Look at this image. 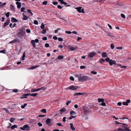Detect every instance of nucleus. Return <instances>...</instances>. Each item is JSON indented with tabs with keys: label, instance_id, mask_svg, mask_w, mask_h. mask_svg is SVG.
<instances>
[{
	"label": "nucleus",
	"instance_id": "1",
	"mask_svg": "<svg viewBox=\"0 0 131 131\" xmlns=\"http://www.w3.org/2000/svg\"><path fill=\"white\" fill-rule=\"evenodd\" d=\"M75 76L78 78V80L79 81L83 82L86 81L89 79L88 76H82L81 74L76 75Z\"/></svg>",
	"mask_w": 131,
	"mask_h": 131
},
{
	"label": "nucleus",
	"instance_id": "2",
	"mask_svg": "<svg viewBox=\"0 0 131 131\" xmlns=\"http://www.w3.org/2000/svg\"><path fill=\"white\" fill-rule=\"evenodd\" d=\"M20 129L23 130H26L27 131H29L30 130V126L27 124L24 125L23 127H20Z\"/></svg>",
	"mask_w": 131,
	"mask_h": 131
},
{
	"label": "nucleus",
	"instance_id": "3",
	"mask_svg": "<svg viewBox=\"0 0 131 131\" xmlns=\"http://www.w3.org/2000/svg\"><path fill=\"white\" fill-rule=\"evenodd\" d=\"M20 31L17 34V36L19 38H21L23 36V34L24 32L23 29H20Z\"/></svg>",
	"mask_w": 131,
	"mask_h": 131
},
{
	"label": "nucleus",
	"instance_id": "4",
	"mask_svg": "<svg viewBox=\"0 0 131 131\" xmlns=\"http://www.w3.org/2000/svg\"><path fill=\"white\" fill-rule=\"evenodd\" d=\"M78 86L72 85L69 87L68 88L69 90H76L78 89Z\"/></svg>",
	"mask_w": 131,
	"mask_h": 131
},
{
	"label": "nucleus",
	"instance_id": "5",
	"mask_svg": "<svg viewBox=\"0 0 131 131\" xmlns=\"http://www.w3.org/2000/svg\"><path fill=\"white\" fill-rule=\"evenodd\" d=\"M75 8L78 11L79 13H84V9L83 8L82 9L81 7H75Z\"/></svg>",
	"mask_w": 131,
	"mask_h": 131
},
{
	"label": "nucleus",
	"instance_id": "6",
	"mask_svg": "<svg viewBox=\"0 0 131 131\" xmlns=\"http://www.w3.org/2000/svg\"><path fill=\"white\" fill-rule=\"evenodd\" d=\"M123 125L122 127L125 129H124V131H131V130L128 128L127 125L125 124H123Z\"/></svg>",
	"mask_w": 131,
	"mask_h": 131
},
{
	"label": "nucleus",
	"instance_id": "7",
	"mask_svg": "<svg viewBox=\"0 0 131 131\" xmlns=\"http://www.w3.org/2000/svg\"><path fill=\"white\" fill-rule=\"evenodd\" d=\"M19 43L20 42V40L18 39H15L14 40L12 41L9 42L10 43H16V42Z\"/></svg>",
	"mask_w": 131,
	"mask_h": 131
},
{
	"label": "nucleus",
	"instance_id": "8",
	"mask_svg": "<svg viewBox=\"0 0 131 131\" xmlns=\"http://www.w3.org/2000/svg\"><path fill=\"white\" fill-rule=\"evenodd\" d=\"M68 48L69 49H70L71 51H74L76 50L78 48L77 47H73L71 46H68Z\"/></svg>",
	"mask_w": 131,
	"mask_h": 131
},
{
	"label": "nucleus",
	"instance_id": "9",
	"mask_svg": "<svg viewBox=\"0 0 131 131\" xmlns=\"http://www.w3.org/2000/svg\"><path fill=\"white\" fill-rule=\"evenodd\" d=\"M96 53L94 52H91L88 55V57L90 58H92L94 56Z\"/></svg>",
	"mask_w": 131,
	"mask_h": 131
},
{
	"label": "nucleus",
	"instance_id": "10",
	"mask_svg": "<svg viewBox=\"0 0 131 131\" xmlns=\"http://www.w3.org/2000/svg\"><path fill=\"white\" fill-rule=\"evenodd\" d=\"M51 120L49 118H48L47 119L46 121V123L49 126H51L52 125V124L49 123H50Z\"/></svg>",
	"mask_w": 131,
	"mask_h": 131
},
{
	"label": "nucleus",
	"instance_id": "11",
	"mask_svg": "<svg viewBox=\"0 0 131 131\" xmlns=\"http://www.w3.org/2000/svg\"><path fill=\"white\" fill-rule=\"evenodd\" d=\"M116 61L115 60H112V59H110V61L109 62V64L111 66H112L113 64H115L116 65Z\"/></svg>",
	"mask_w": 131,
	"mask_h": 131
},
{
	"label": "nucleus",
	"instance_id": "12",
	"mask_svg": "<svg viewBox=\"0 0 131 131\" xmlns=\"http://www.w3.org/2000/svg\"><path fill=\"white\" fill-rule=\"evenodd\" d=\"M130 100L129 99H128L126 101V102H123V104L124 105L126 106H128V103H130Z\"/></svg>",
	"mask_w": 131,
	"mask_h": 131
},
{
	"label": "nucleus",
	"instance_id": "13",
	"mask_svg": "<svg viewBox=\"0 0 131 131\" xmlns=\"http://www.w3.org/2000/svg\"><path fill=\"white\" fill-rule=\"evenodd\" d=\"M30 93H26L24 94L22 96L20 97V98L21 99L27 98V96L30 95Z\"/></svg>",
	"mask_w": 131,
	"mask_h": 131
},
{
	"label": "nucleus",
	"instance_id": "14",
	"mask_svg": "<svg viewBox=\"0 0 131 131\" xmlns=\"http://www.w3.org/2000/svg\"><path fill=\"white\" fill-rule=\"evenodd\" d=\"M31 43L33 47L34 48H35L36 49H38V48L36 47V44L35 42V41L34 40H32L31 41Z\"/></svg>",
	"mask_w": 131,
	"mask_h": 131
},
{
	"label": "nucleus",
	"instance_id": "15",
	"mask_svg": "<svg viewBox=\"0 0 131 131\" xmlns=\"http://www.w3.org/2000/svg\"><path fill=\"white\" fill-rule=\"evenodd\" d=\"M23 17L22 18V19L23 20H26L28 19V16H27L26 15H25L24 13H23Z\"/></svg>",
	"mask_w": 131,
	"mask_h": 131
},
{
	"label": "nucleus",
	"instance_id": "16",
	"mask_svg": "<svg viewBox=\"0 0 131 131\" xmlns=\"http://www.w3.org/2000/svg\"><path fill=\"white\" fill-rule=\"evenodd\" d=\"M83 113L84 114H86L87 113H89L90 112V110L89 109H86L85 108L83 109Z\"/></svg>",
	"mask_w": 131,
	"mask_h": 131
},
{
	"label": "nucleus",
	"instance_id": "17",
	"mask_svg": "<svg viewBox=\"0 0 131 131\" xmlns=\"http://www.w3.org/2000/svg\"><path fill=\"white\" fill-rule=\"evenodd\" d=\"M11 20L12 22H16L18 21L17 19L13 17L11 18Z\"/></svg>",
	"mask_w": 131,
	"mask_h": 131
},
{
	"label": "nucleus",
	"instance_id": "18",
	"mask_svg": "<svg viewBox=\"0 0 131 131\" xmlns=\"http://www.w3.org/2000/svg\"><path fill=\"white\" fill-rule=\"evenodd\" d=\"M39 65L38 66H33L32 67L29 68V69H34L36 68L39 67Z\"/></svg>",
	"mask_w": 131,
	"mask_h": 131
},
{
	"label": "nucleus",
	"instance_id": "19",
	"mask_svg": "<svg viewBox=\"0 0 131 131\" xmlns=\"http://www.w3.org/2000/svg\"><path fill=\"white\" fill-rule=\"evenodd\" d=\"M16 4L17 5V7L18 8H20L21 5V3L20 2H17L16 3Z\"/></svg>",
	"mask_w": 131,
	"mask_h": 131
},
{
	"label": "nucleus",
	"instance_id": "20",
	"mask_svg": "<svg viewBox=\"0 0 131 131\" xmlns=\"http://www.w3.org/2000/svg\"><path fill=\"white\" fill-rule=\"evenodd\" d=\"M83 93H80V92H78V93H75L74 95V96H75L76 95H82L84 94Z\"/></svg>",
	"mask_w": 131,
	"mask_h": 131
},
{
	"label": "nucleus",
	"instance_id": "21",
	"mask_svg": "<svg viewBox=\"0 0 131 131\" xmlns=\"http://www.w3.org/2000/svg\"><path fill=\"white\" fill-rule=\"evenodd\" d=\"M71 126L70 128L73 130H75V128L73 126V124L72 123H71L70 124Z\"/></svg>",
	"mask_w": 131,
	"mask_h": 131
},
{
	"label": "nucleus",
	"instance_id": "22",
	"mask_svg": "<svg viewBox=\"0 0 131 131\" xmlns=\"http://www.w3.org/2000/svg\"><path fill=\"white\" fill-rule=\"evenodd\" d=\"M10 8L12 11H14L15 10L14 7L13 5H10Z\"/></svg>",
	"mask_w": 131,
	"mask_h": 131
},
{
	"label": "nucleus",
	"instance_id": "23",
	"mask_svg": "<svg viewBox=\"0 0 131 131\" xmlns=\"http://www.w3.org/2000/svg\"><path fill=\"white\" fill-rule=\"evenodd\" d=\"M107 34L109 36L111 37H114V36L113 35V34H112L111 32H108L107 33Z\"/></svg>",
	"mask_w": 131,
	"mask_h": 131
},
{
	"label": "nucleus",
	"instance_id": "24",
	"mask_svg": "<svg viewBox=\"0 0 131 131\" xmlns=\"http://www.w3.org/2000/svg\"><path fill=\"white\" fill-rule=\"evenodd\" d=\"M105 62V60H104V59L102 58L100 59L99 61V62L100 63H102L104 62Z\"/></svg>",
	"mask_w": 131,
	"mask_h": 131
},
{
	"label": "nucleus",
	"instance_id": "25",
	"mask_svg": "<svg viewBox=\"0 0 131 131\" xmlns=\"http://www.w3.org/2000/svg\"><path fill=\"white\" fill-rule=\"evenodd\" d=\"M27 12L29 14H30L32 16L33 15V13L31 12V10L29 9H28L27 10Z\"/></svg>",
	"mask_w": 131,
	"mask_h": 131
},
{
	"label": "nucleus",
	"instance_id": "26",
	"mask_svg": "<svg viewBox=\"0 0 131 131\" xmlns=\"http://www.w3.org/2000/svg\"><path fill=\"white\" fill-rule=\"evenodd\" d=\"M106 52H103L102 54V57H107V56L106 55Z\"/></svg>",
	"mask_w": 131,
	"mask_h": 131
},
{
	"label": "nucleus",
	"instance_id": "27",
	"mask_svg": "<svg viewBox=\"0 0 131 131\" xmlns=\"http://www.w3.org/2000/svg\"><path fill=\"white\" fill-rule=\"evenodd\" d=\"M70 114L71 115H73L75 114H76V113L74 111H72L70 112Z\"/></svg>",
	"mask_w": 131,
	"mask_h": 131
},
{
	"label": "nucleus",
	"instance_id": "28",
	"mask_svg": "<svg viewBox=\"0 0 131 131\" xmlns=\"http://www.w3.org/2000/svg\"><path fill=\"white\" fill-rule=\"evenodd\" d=\"M98 101L99 102H102L103 101H104V100L103 99H100L99 98L98 99Z\"/></svg>",
	"mask_w": 131,
	"mask_h": 131
},
{
	"label": "nucleus",
	"instance_id": "29",
	"mask_svg": "<svg viewBox=\"0 0 131 131\" xmlns=\"http://www.w3.org/2000/svg\"><path fill=\"white\" fill-rule=\"evenodd\" d=\"M39 91V88H38V89H36L31 90V92H35L38 91Z\"/></svg>",
	"mask_w": 131,
	"mask_h": 131
},
{
	"label": "nucleus",
	"instance_id": "30",
	"mask_svg": "<svg viewBox=\"0 0 131 131\" xmlns=\"http://www.w3.org/2000/svg\"><path fill=\"white\" fill-rule=\"evenodd\" d=\"M17 126L16 125H14L13 126H11V128L12 129H13L15 128H17Z\"/></svg>",
	"mask_w": 131,
	"mask_h": 131
},
{
	"label": "nucleus",
	"instance_id": "31",
	"mask_svg": "<svg viewBox=\"0 0 131 131\" xmlns=\"http://www.w3.org/2000/svg\"><path fill=\"white\" fill-rule=\"evenodd\" d=\"M6 4V3L5 2L3 4L1 2H0V7H1L5 5Z\"/></svg>",
	"mask_w": 131,
	"mask_h": 131
},
{
	"label": "nucleus",
	"instance_id": "32",
	"mask_svg": "<svg viewBox=\"0 0 131 131\" xmlns=\"http://www.w3.org/2000/svg\"><path fill=\"white\" fill-rule=\"evenodd\" d=\"M64 56H59L58 57V58L59 59H63Z\"/></svg>",
	"mask_w": 131,
	"mask_h": 131
},
{
	"label": "nucleus",
	"instance_id": "33",
	"mask_svg": "<svg viewBox=\"0 0 131 131\" xmlns=\"http://www.w3.org/2000/svg\"><path fill=\"white\" fill-rule=\"evenodd\" d=\"M38 95V94L37 93H35L34 94H31L30 95L31 96H32L34 97H35L36 96Z\"/></svg>",
	"mask_w": 131,
	"mask_h": 131
},
{
	"label": "nucleus",
	"instance_id": "34",
	"mask_svg": "<svg viewBox=\"0 0 131 131\" xmlns=\"http://www.w3.org/2000/svg\"><path fill=\"white\" fill-rule=\"evenodd\" d=\"M15 119V118H14L12 117L10 119V121L11 122L13 123Z\"/></svg>",
	"mask_w": 131,
	"mask_h": 131
},
{
	"label": "nucleus",
	"instance_id": "35",
	"mask_svg": "<svg viewBox=\"0 0 131 131\" xmlns=\"http://www.w3.org/2000/svg\"><path fill=\"white\" fill-rule=\"evenodd\" d=\"M27 103L24 104L23 105H21V108H25V107L27 106Z\"/></svg>",
	"mask_w": 131,
	"mask_h": 131
},
{
	"label": "nucleus",
	"instance_id": "36",
	"mask_svg": "<svg viewBox=\"0 0 131 131\" xmlns=\"http://www.w3.org/2000/svg\"><path fill=\"white\" fill-rule=\"evenodd\" d=\"M40 28L42 29H44L45 28V26L42 23L40 26Z\"/></svg>",
	"mask_w": 131,
	"mask_h": 131
},
{
	"label": "nucleus",
	"instance_id": "37",
	"mask_svg": "<svg viewBox=\"0 0 131 131\" xmlns=\"http://www.w3.org/2000/svg\"><path fill=\"white\" fill-rule=\"evenodd\" d=\"M43 30H42L41 33L43 34H45L46 33V29H43Z\"/></svg>",
	"mask_w": 131,
	"mask_h": 131
},
{
	"label": "nucleus",
	"instance_id": "38",
	"mask_svg": "<svg viewBox=\"0 0 131 131\" xmlns=\"http://www.w3.org/2000/svg\"><path fill=\"white\" fill-rule=\"evenodd\" d=\"M46 88L45 86H43L40 88H39V90H41V89H42L43 90H45L46 89Z\"/></svg>",
	"mask_w": 131,
	"mask_h": 131
},
{
	"label": "nucleus",
	"instance_id": "39",
	"mask_svg": "<svg viewBox=\"0 0 131 131\" xmlns=\"http://www.w3.org/2000/svg\"><path fill=\"white\" fill-rule=\"evenodd\" d=\"M59 111L61 112H65L66 111V110L65 108H63L59 110Z\"/></svg>",
	"mask_w": 131,
	"mask_h": 131
},
{
	"label": "nucleus",
	"instance_id": "40",
	"mask_svg": "<svg viewBox=\"0 0 131 131\" xmlns=\"http://www.w3.org/2000/svg\"><path fill=\"white\" fill-rule=\"evenodd\" d=\"M25 8L22 7L21 8V12H24L26 13V12L24 11V10H25Z\"/></svg>",
	"mask_w": 131,
	"mask_h": 131
},
{
	"label": "nucleus",
	"instance_id": "41",
	"mask_svg": "<svg viewBox=\"0 0 131 131\" xmlns=\"http://www.w3.org/2000/svg\"><path fill=\"white\" fill-rule=\"evenodd\" d=\"M100 105L103 106H106V103L104 101H103L102 102Z\"/></svg>",
	"mask_w": 131,
	"mask_h": 131
},
{
	"label": "nucleus",
	"instance_id": "42",
	"mask_svg": "<svg viewBox=\"0 0 131 131\" xmlns=\"http://www.w3.org/2000/svg\"><path fill=\"white\" fill-rule=\"evenodd\" d=\"M110 60V58L109 57H107L105 59V60L107 62H109Z\"/></svg>",
	"mask_w": 131,
	"mask_h": 131
},
{
	"label": "nucleus",
	"instance_id": "43",
	"mask_svg": "<svg viewBox=\"0 0 131 131\" xmlns=\"http://www.w3.org/2000/svg\"><path fill=\"white\" fill-rule=\"evenodd\" d=\"M41 112H42L43 113H46V110L45 109H43L41 110Z\"/></svg>",
	"mask_w": 131,
	"mask_h": 131
},
{
	"label": "nucleus",
	"instance_id": "44",
	"mask_svg": "<svg viewBox=\"0 0 131 131\" xmlns=\"http://www.w3.org/2000/svg\"><path fill=\"white\" fill-rule=\"evenodd\" d=\"M121 17H122L124 19H125V15L123 14H121Z\"/></svg>",
	"mask_w": 131,
	"mask_h": 131
},
{
	"label": "nucleus",
	"instance_id": "45",
	"mask_svg": "<svg viewBox=\"0 0 131 131\" xmlns=\"http://www.w3.org/2000/svg\"><path fill=\"white\" fill-rule=\"evenodd\" d=\"M10 13V12H8L5 15L7 17H8L9 16V15Z\"/></svg>",
	"mask_w": 131,
	"mask_h": 131
},
{
	"label": "nucleus",
	"instance_id": "46",
	"mask_svg": "<svg viewBox=\"0 0 131 131\" xmlns=\"http://www.w3.org/2000/svg\"><path fill=\"white\" fill-rule=\"evenodd\" d=\"M86 68V67L84 66H81L80 67V68L81 69H85Z\"/></svg>",
	"mask_w": 131,
	"mask_h": 131
},
{
	"label": "nucleus",
	"instance_id": "47",
	"mask_svg": "<svg viewBox=\"0 0 131 131\" xmlns=\"http://www.w3.org/2000/svg\"><path fill=\"white\" fill-rule=\"evenodd\" d=\"M48 2L47 1H45L42 2V4L43 5H46L47 4Z\"/></svg>",
	"mask_w": 131,
	"mask_h": 131
},
{
	"label": "nucleus",
	"instance_id": "48",
	"mask_svg": "<svg viewBox=\"0 0 131 131\" xmlns=\"http://www.w3.org/2000/svg\"><path fill=\"white\" fill-rule=\"evenodd\" d=\"M6 52L5 50H2L0 51V53H5Z\"/></svg>",
	"mask_w": 131,
	"mask_h": 131
},
{
	"label": "nucleus",
	"instance_id": "49",
	"mask_svg": "<svg viewBox=\"0 0 131 131\" xmlns=\"http://www.w3.org/2000/svg\"><path fill=\"white\" fill-rule=\"evenodd\" d=\"M46 116L45 115H40L38 116V117H43Z\"/></svg>",
	"mask_w": 131,
	"mask_h": 131
},
{
	"label": "nucleus",
	"instance_id": "50",
	"mask_svg": "<svg viewBox=\"0 0 131 131\" xmlns=\"http://www.w3.org/2000/svg\"><path fill=\"white\" fill-rule=\"evenodd\" d=\"M34 23L35 25H38V21L37 20H34Z\"/></svg>",
	"mask_w": 131,
	"mask_h": 131
},
{
	"label": "nucleus",
	"instance_id": "51",
	"mask_svg": "<svg viewBox=\"0 0 131 131\" xmlns=\"http://www.w3.org/2000/svg\"><path fill=\"white\" fill-rule=\"evenodd\" d=\"M91 73L94 74H96L97 73V72H96L94 71H91Z\"/></svg>",
	"mask_w": 131,
	"mask_h": 131
},
{
	"label": "nucleus",
	"instance_id": "52",
	"mask_svg": "<svg viewBox=\"0 0 131 131\" xmlns=\"http://www.w3.org/2000/svg\"><path fill=\"white\" fill-rule=\"evenodd\" d=\"M110 46H111V48L112 49H114V46L113 44H111V45Z\"/></svg>",
	"mask_w": 131,
	"mask_h": 131
},
{
	"label": "nucleus",
	"instance_id": "53",
	"mask_svg": "<svg viewBox=\"0 0 131 131\" xmlns=\"http://www.w3.org/2000/svg\"><path fill=\"white\" fill-rule=\"evenodd\" d=\"M3 109L4 110L6 111V113H9V110L8 109H6V108H3Z\"/></svg>",
	"mask_w": 131,
	"mask_h": 131
},
{
	"label": "nucleus",
	"instance_id": "54",
	"mask_svg": "<svg viewBox=\"0 0 131 131\" xmlns=\"http://www.w3.org/2000/svg\"><path fill=\"white\" fill-rule=\"evenodd\" d=\"M45 46L46 47H49V45L48 43H46L45 44Z\"/></svg>",
	"mask_w": 131,
	"mask_h": 131
},
{
	"label": "nucleus",
	"instance_id": "55",
	"mask_svg": "<svg viewBox=\"0 0 131 131\" xmlns=\"http://www.w3.org/2000/svg\"><path fill=\"white\" fill-rule=\"evenodd\" d=\"M65 33L68 34H70L72 33V32L71 31H65Z\"/></svg>",
	"mask_w": 131,
	"mask_h": 131
},
{
	"label": "nucleus",
	"instance_id": "56",
	"mask_svg": "<svg viewBox=\"0 0 131 131\" xmlns=\"http://www.w3.org/2000/svg\"><path fill=\"white\" fill-rule=\"evenodd\" d=\"M18 91V90L17 89H14L13 90V92L15 93H17Z\"/></svg>",
	"mask_w": 131,
	"mask_h": 131
},
{
	"label": "nucleus",
	"instance_id": "57",
	"mask_svg": "<svg viewBox=\"0 0 131 131\" xmlns=\"http://www.w3.org/2000/svg\"><path fill=\"white\" fill-rule=\"evenodd\" d=\"M75 117V116H70V117H69L68 118V119L70 120H71V119H72V118H74Z\"/></svg>",
	"mask_w": 131,
	"mask_h": 131
},
{
	"label": "nucleus",
	"instance_id": "58",
	"mask_svg": "<svg viewBox=\"0 0 131 131\" xmlns=\"http://www.w3.org/2000/svg\"><path fill=\"white\" fill-rule=\"evenodd\" d=\"M70 79L72 81H74V78L73 77L71 76Z\"/></svg>",
	"mask_w": 131,
	"mask_h": 131
},
{
	"label": "nucleus",
	"instance_id": "59",
	"mask_svg": "<svg viewBox=\"0 0 131 131\" xmlns=\"http://www.w3.org/2000/svg\"><path fill=\"white\" fill-rule=\"evenodd\" d=\"M58 40L59 41H62L63 40V39L61 37H59L58 38Z\"/></svg>",
	"mask_w": 131,
	"mask_h": 131
},
{
	"label": "nucleus",
	"instance_id": "60",
	"mask_svg": "<svg viewBox=\"0 0 131 131\" xmlns=\"http://www.w3.org/2000/svg\"><path fill=\"white\" fill-rule=\"evenodd\" d=\"M71 101L70 100V101H68V102L66 103V105H68L71 102Z\"/></svg>",
	"mask_w": 131,
	"mask_h": 131
},
{
	"label": "nucleus",
	"instance_id": "61",
	"mask_svg": "<svg viewBox=\"0 0 131 131\" xmlns=\"http://www.w3.org/2000/svg\"><path fill=\"white\" fill-rule=\"evenodd\" d=\"M57 125L58 126H63L60 123H57Z\"/></svg>",
	"mask_w": 131,
	"mask_h": 131
},
{
	"label": "nucleus",
	"instance_id": "62",
	"mask_svg": "<svg viewBox=\"0 0 131 131\" xmlns=\"http://www.w3.org/2000/svg\"><path fill=\"white\" fill-rule=\"evenodd\" d=\"M66 117H64L63 119V120H62L64 122H66Z\"/></svg>",
	"mask_w": 131,
	"mask_h": 131
},
{
	"label": "nucleus",
	"instance_id": "63",
	"mask_svg": "<svg viewBox=\"0 0 131 131\" xmlns=\"http://www.w3.org/2000/svg\"><path fill=\"white\" fill-rule=\"evenodd\" d=\"M42 39L44 40H47V38L46 37H45L42 38Z\"/></svg>",
	"mask_w": 131,
	"mask_h": 131
},
{
	"label": "nucleus",
	"instance_id": "64",
	"mask_svg": "<svg viewBox=\"0 0 131 131\" xmlns=\"http://www.w3.org/2000/svg\"><path fill=\"white\" fill-rule=\"evenodd\" d=\"M26 31L28 33H29L30 32V30L29 29H27L26 30Z\"/></svg>",
	"mask_w": 131,
	"mask_h": 131
}]
</instances>
